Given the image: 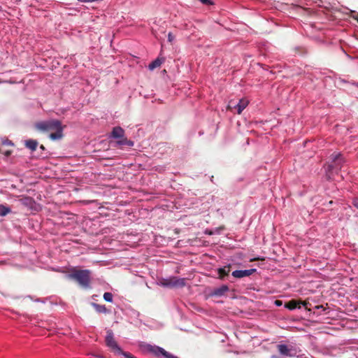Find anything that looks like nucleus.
Segmentation results:
<instances>
[{"label":"nucleus","instance_id":"1","mask_svg":"<svg viewBox=\"0 0 358 358\" xmlns=\"http://www.w3.org/2000/svg\"><path fill=\"white\" fill-rule=\"evenodd\" d=\"M36 127L43 131H52L50 138L53 141L60 140L64 136L63 131L65 126H62V122L57 120L38 122Z\"/></svg>","mask_w":358,"mask_h":358},{"label":"nucleus","instance_id":"2","mask_svg":"<svg viewBox=\"0 0 358 358\" xmlns=\"http://www.w3.org/2000/svg\"><path fill=\"white\" fill-rule=\"evenodd\" d=\"M106 345L115 355H122L124 358H136L129 352H124L116 341L112 330L108 329L105 338Z\"/></svg>","mask_w":358,"mask_h":358},{"label":"nucleus","instance_id":"3","mask_svg":"<svg viewBox=\"0 0 358 358\" xmlns=\"http://www.w3.org/2000/svg\"><path fill=\"white\" fill-rule=\"evenodd\" d=\"M140 348L144 354L152 355L157 358H178L166 352L164 348L155 345L144 343L140 345Z\"/></svg>","mask_w":358,"mask_h":358},{"label":"nucleus","instance_id":"4","mask_svg":"<svg viewBox=\"0 0 358 358\" xmlns=\"http://www.w3.org/2000/svg\"><path fill=\"white\" fill-rule=\"evenodd\" d=\"M70 278L76 280L80 286L88 288L91 282V271L90 270H75Z\"/></svg>","mask_w":358,"mask_h":358},{"label":"nucleus","instance_id":"5","mask_svg":"<svg viewBox=\"0 0 358 358\" xmlns=\"http://www.w3.org/2000/svg\"><path fill=\"white\" fill-rule=\"evenodd\" d=\"M161 285L166 287H182L185 285V279L177 277H171L169 278L163 279Z\"/></svg>","mask_w":358,"mask_h":358},{"label":"nucleus","instance_id":"6","mask_svg":"<svg viewBox=\"0 0 358 358\" xmlns=\"http://www.w3.org/2000/svg\"><path fill=\"white\" fill-rule=\"evenodd\" d=\"M256 271L255 268L248 270H236L232 272V275L236 278H242L252 275Z\"/></svg>","mask_w":358,"mask_h":358},{"label":"nucleus","instance_id":"7","mask_svg":"<svg viewBox=\"0 0 358 358\" xmlns=\"http://www.w3.org/2000/svg\"><path fill=\"white\" fill-rule=\"evenodd\" d=\"M299 304H302L303 306H306L307 303L303 301H298L296 300H291L288 303H285V307L289 310H294L297 308Z\"/></svg>","mask_w":358,"mask_h":358},{"label":"nucleus","instance_id":"8","mask_svg":"<svg viewBox=\"0 0 358 358\" xmlns=\"http://www.w3.org/2000/svg\"><path fill=\"white\" fill-rule=\"evenodd\" d=\"M249 101L245 99H241L239 100L238 104L235 106L237 110V113L241 114L242 111L247 107Z\"/></svg>","mask_w":358,"mask_h":358},{"label":"nucleus","instance_id":"9","mask_svg":"<svg viewBox=\"0 0 358 358\" xmlns=\"http://www.w3.org/2000/svg\"><path fill=\"white\" fill-rule=\"evenodd\" d=\"M124 131L120 127H114L111 134V136L114 138H123Z\"/></svg>","mask_w":358,"mask_h":358},{"label":"nucleus","instance_id":"10","mask_svg":"<svg viewBox=\"0 0 358 358\" xmlns=\"http://www.w3.org/2000/svg\"><path fill=\"white\" fill-rule=\"evenodd\" d=\"M278 348L281 355H286V356H292V354L291 353V352H292L291 349L289 348L287 345L280 344L278 346Z\"/></svg>","mask_w":358,"mask_h":358},{"label":"nucleus","instance_id":"11","mask_svg":"<svg viewBox=\"0 0 358 358\" xmlns=\"http://www.w3.org/2000/svg\"><path fill=\"white\" fill-rule=\"evenodd\" d=\"M164 59L163 58L158 57L149 64L148 69L150 71H153L155 69L159 67L162 65V64L164 62Z\"/></svg>","mask_w":358,"mask_h":358},{"label":"nucleus","instance_id":"12","mask_svg":"<svg viewBox=\"0 0 358 358\" xmlns=\"http://www.w3.org/2000/svg\"><path fill=\"white\" fill-rule=\"evenodd\" d=\"M25 145L31 151H34L36 150L38 142L35 140L30 139L25 142Z\"/></svg>","mask_w":358,"mask_h":358},{"label":"nucleus","instance_id":"13","mask_svg":"<svg viewBox=\"0 0 358 358\" xmlns=\"http://www.w3.org/2000/svg\"><path fill=\"white\" fill-rule=\"evenodd\" d=\"M116 143H117V145H127L130 146V147H131V146H133V145H134V142H133V141H129V140H127V138H122V139H120V140L117 141L116 142Z\"/></svg>","mask_w":358,"mask_h":358},{"label":"nucleus","instance_id":"14","mask_svg":"<svg viewBox=\"0 0 358 358\" xmlns=\"http://www.w3.org/2000/svg\"><path fill=\"white\" fill-rule=\"evenodd\" d=\"M229 273V267H224L220 268L218 269V274L220 275V278L222 279L225 275H227Z\"/></svg>","mask_w":358,"mask_h":358},{"label":"nucleus","instance_id":"15","mask_svg":"<svg viewBox=\"0 0 358 358\" xmlns=\"http://www.w3.org/2000/svg\"><path fill=\"white\" fill-rule=\"evenodd\" d=\"M93 307L95 310L100 313H105L107 312V309L104 305H99L96 303H92Z\"/></svg>","mask_w":358,"mask_h":358},{"label":"nucleus","instance_id":"16","mask_svg":"<svg viewBox=\"0 0 358 358\" xmlns=\"http://www.w3.org/2000/svg\"><path fill=\"white\" fill-rule=\"evenodd\" d=\"M10 212V209L3 205L0 204V216H5Z\"/></svg>","mask_w":358,"mask_h":358},{"label":"nucleus","instance_id":"17","mask_svg":"<svg viewBox=\"0 0 358 358\" xmlns=\"http://www.w3.org/2000/svg\"><path fill=\"white\" fill-rule=\"evenodd\" d=\"M229 290V287L227 285H222L220 288L215 290V293L217 295H222Z\"/></svg>","mask_w":358,"mask_h":358},{"label":"nucleus","instance_id":"18","mask_svg":"<svg viewBox=\"0 0 358 358\" xmlns=\"http://www.w3.org/2000/svg\"><path fill=\"white\" fill-rule=\"evenodd\" d=\"M113 298V294L110 292H105L103 294V299L108 302H112Z\"/></svg>","mask_w":358,"mask_h":358},{"label":"nucleus","instance_id":"19","mask_svg":"<svg viewBox=\"0 0 358 358\" xmlns=\"http://www.w3.org/2000/svg\"><path fill=\"white\" fill-rule=\"evenodd\" d=\"M33 202H34V201L31 198L27 197V198L22 199V203L26 205L31 204Z\"/></svg>","mask_w":358,"mask_h":358},{"label":"nucleus","instance_id":"20","mask_svg":"<svg viewBox=\"0 0 358 358\" xmlns=\"http://www.w3.org/2000/svg\"><path fill=\"white\" fill-rule=\"evenodd\" d=\"M200 1L206 5H213V3L211 0H200Z\"/></svg>","mask_w":358,"mask_h":358},{"label":"nucleus","instance_id":"21","mask_svg":"<svg viewBox=\"0 0 358 358\" xmlns=\"http://www.w3.org/2000/svg\"><path fill=\"white\" fill-rule=\"evenodd\" d=\"M168 41L172 43L174 41V36L170 32L168 34Z\"/></svg>","mask_w":358,"mask_h":358},{"label":"nucleus","instance_id":"22","mask_svg":"<svg viewBox=\"0 0 358 358\" xmlns=\"http://www.w3.org/2000/svg\"><path fill=\"white\" fill-rule=\"evenodd\" d=\"M332 156H333L334 161L336 162L341 157V154L336 153V154H334Z\"/></svg>","mask_w":358,"mask_h":358},{"label":"nucleus","instance_id":"23","mask_svg":"<svg viewBox=\"0 0 358 358\" xmlns=\"http://www.w3.org/2000/svg\"><path fill=\"white\" fill-rule=\"evenodd\" d=\"M352 204L355 207H356L358 209V198H355L352 201Z\"/></svg>","mask_w":358,"mask_h":358},{"label":"nucleus","instance_id":"24","mask_svg":"<svg viewBox=\"0 0 358 358\" xmlns=\"http://www.w3.org/2000/svg\"><path fill=\"white\" fill-rule=\"evenodd\" d=\"M274 303L276 306H280L282 304V301L280 300H275Z\"/></svg>","mask_w":358,"mask_h":358},{"label":"nucleus","instance_id":"25","mask_svg":"<svg viewBox=\"0 0 358 358\" xmlns=\"http://www.w3.org/2000/svg\"><path fill=\"white\" fill-rule=\"evenodd\" d=\"M92 355L96 357V358H104L103 356L102 355H95V354H92Z\"/></svg>","mask_w":358,"mask_h":358},{"label":"nucleus","instance_id":"26","mask_svg":"<svg viewBox=\"0 0 358 358\" xmlns=\"http://www.w3.org/2000/svg\"><path fill=\"white\" fill-rule=\"evenodd\" d=\"M205 233L206 234H209V235H212L213 234V233L211 231H208V230H206Z\"/></svg>","mask_w":358,"mask_h":358},{"label":"nucleus","instance_id":"27","mask_svg":"<svg viewBox=\"0 0 358 358\" xmlns=\"http://www.w3.org/2000/svg\"><path fill=\"white\" fill-rule=\"evenodd\" d=\"M10 154V152H9V151L6 152V155L8 156Z\"/></svg>","mask_w":358,"mask_h":358},{"label":"nucleus","instance_id":"28","mask_svg":"<svg viewBox=\"0 0 358 358\" xmlns=\"http://www.w3.org/2000/svg\"><path fill=\"white\" fill-rule=\"evenodd\" d=\"M41 148L43 150L44 149V146L43 145H41Z\"/></svg>","mask_w":358,"mask_h":358},{"label":"nucleus","instance_id":"29","mask_svg":"<svg viewBox=\"0 0 358 358\" xmlns=\"http://www.w3.org/2000/svg\"><path fill=\"white\" fill-rule=\"evenodd\" d=\"M357 21H358V17H357Z\"/></svg>","mask_w":358,"mask_h":358}]
</instances>
